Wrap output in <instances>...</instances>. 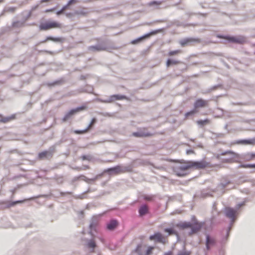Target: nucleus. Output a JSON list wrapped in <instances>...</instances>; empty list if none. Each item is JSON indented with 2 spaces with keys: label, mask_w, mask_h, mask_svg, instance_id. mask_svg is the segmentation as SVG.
Masks as SVG:
<instances>
[{
  "label": "nucleus",
  "mask_w": 255,
  "mask_h": 255,
  "mask_svg": "<svg viewBox=\"0 0 255 255\" xmlns=\"http://www.w3.org/2000/svg\"><path fill=\"white\" fill-rule=\"evenodd\" d=\"M61 27V24L55 21H47L45 22H42L39 26V28L41 30H46L51 28Z\"/></svg>",
  "instance_id": "nucleus-1"
},
{
  "label": "nucleus",
  "mask_w": 255,
  "mask_h": 255,
  "mask_svg": "<svg viewBox=\"0 0 255 255\" xmlns=\"http://www.w3.org/2000/svg\"><path fill=\"white\" fill-rule=\"evenodd\" d=\"M190 168L188 162L184 165H180L173 167V171L178 176H184L187 173V170Z\"/></svg>",
  "instance_id": "nucleus-2"
},
{
  "label": "nucleus",
  "mask_w": 255,
  "mask_h": 255,
  "mask_svg": "<svg viewBox=\"0 0 255 255\" xmlns=\"http://www.w3.org/2000/svg\"><path fill=\"white\" fill-rule=\"evenodd\" d=\"M221 155H224L225 154H229L231 156V157L229 159H225V161L227 162H237L236 158H239L240 156L238 154L235 153L232 150H227L224 152H222L220 154Z\"/></svg>",
  "instance_id": "nucleus-3"
},
{
  "label": "nucleus",
  "mask_w": 255,
  "mask_h": 255,
  "mask_svg": "<svg viewBox=\"0 0 255 255\" xmlns=\"http://www.w3.org/2000/svg\"><path fill=\"white\" fill-rule=\"evenodd\" d=\"M190 166V168L194 167L196 169H201L206 167L208 163L204 160H201L198 161H188Z\"/></svg>",
  "instance_id": "nucleus-4"
},
{
  "label": "nucleus",
  "mask_w": 255,
  "mask_h": 255,
  "mask_svg": "<svg viewBox=\"0 0 255 255\" xmlns=\"http://www.w3.org/2000/svg\"><path fill=\"white\" fill-rule=\"evenodd\" d=\"M225 38L230 42L242 44L246 41V38L243 36L225 37Z\"/></svg>",
  "instance_id": "nucleus-5"
},
{
  "label": "nucleus",
  "mask_w": 255,
  "mask_h": 255,
  "mask_svg": "<svg viewBox=\"0 0 255 255\" xmlns=\"http://www.w3.org/2000/svg\"><path fill=\"white\" fill-rule=\"evenodd\" d=\"M237 212V210L234 209L232 208L226 207L225 209V215L229 218L231 219L232 222H234Z\"/></svg>",
  "instance_id": "nucleus-6"
},
{
  "label": "nucleus",
  "mask_w": 255,
  "mask_h": 255,
  "mask_svg": "<svg viewBox=\"0 0 255 255\" xmlns=\"http://www.w3.org/2000/svg\"><path fill=\"white\" fill-rule=\"evenodd\" d=\"M84 109L83 107H79L78 108H76L75 109L71 110L68 112H67L63 118V121H66V120L70 119L72 116L75 115L76 113L78 112L79 111L82 110Z\"/></svg>",
  "instance_id": "nucleus-7"
},
{
  "label": "nucleus",
  "mask_w": 255,
  "mask_h": 255,
  "mask_svg": "<svg viewBox=\"0 0 255 255\" xmlns=\"http://www.w3.org/2000/svg\"><path fill=\"white\" fill-rule=\"evenodd\" d=\"M149 240L161 243H164L165 240L163 238L161 233L159 232L155 233L152 235L150 236Z\"/></svg>",
  "instance_id": "nucleus-8"
},
{
  "label": "nucleus",
  "mask_w": 255,
  "mask_h": 255,
  "mask_svg": "<svg viewBox=\"0 0 255 255\" xmlns=\"http://www.w3.org/2000/svg\"><path fill=\"white\" fill-rule=\"evenodd\" d=\"M126 99V97L124 95H113L111 96L108 100H99V101H100L102 102H104V103H110V102H111L113 101L116 100H123V99Z\"/></svg>",
  "instance_id": "nucleus-9"
},
{
  "label": "nucleus",
  "mask_w": 255,
  "mask_h": 255,
  "mask_svg": "<svg viewBox=\"0 0 255 255\" xmlns=\"http://www.w3.org/2000/svg\"><path fill=\"white\" fill-rule=\"evenodd\" d=\"M107 171L111 174H117L124 172L126 171V169L122 167L121 166L118 165L114 167L108 168Z\"/></svg>",
  "instance_id": "nucleus-10"
},
{
  "label": "nucleus",
  "mask_w": 255,
  "mask_h": 255,
  "mask_svg": "<svg viewBox=\"0 0 255 255\" xmlns=\"http://www.w3.org/2000/svg\"><path fill=\"white\" fill-rule=\"evenodd\" d=\"M193 42H199V40L198 39H195L193 38H187L183 39L179 41V43L182 46H184L185 45H188L189 44Z\"/></svg>",
  "instance_id": "nucleus-11"
},
{
  "label": "nucleus",
  "mask_w": 255,
  "mask_h": 255,
  "mask_svg": "<svg viewBox=\"0 0 255 255\" xmlns=\"http://www.w3.org/2000/svg\"><path fill=\"white\" fill-rule=\"evenodd\" d=\"M215 244V240L213 238H211L209 235H206V248L207 250H209L211 246H213Z\"/></svg>",
  "instance_id": "nucleus-12"
},
{
  "label": "nucleus",
  "mask_w": 255,
  "mask_h": 255,
  "mask_svg": "<svg viewBox=\"0 0 255 255\" xmlns=\"http://www.w3.org/2000/svg\"><path fill=\"white\" fill-rule=\"evenodd\" d=\"M207 103L206 101L203 100L201 99L197 100L194 104L195 108H202L204 107Z\"/></svg>",
  "instance_id": "nucleus-13"
},
{
  "label": "nucleus",
  "mask_w": 255,
  "mask_h": 255,
  "mask_svg": "<svg viewBox=\"0 0 255 255\" xmlns=\"http://www.w3.org/2000/svg\"><path fill=\"white\" fill-rule=\"evenodd\" d=\"M95 122H96V119L95 118L92 119L90 123L89 124V125L88 126V127L86 128H85L83 130H76L75 131V132L76 133H78V134H81V133H85L91 127L92 125L94 124V123Z\"/></svg>",
  "instance_id": "nucleus-14"
},
{
  "label": "nucleus",
  "mask_w": 255,
  "mask_h": 255,
  "mask_svg": "<svg viewBox=\"0 0 255 255\" xmlns=\"http://www.w3.org/2000/svg\"><path fill=\"white\" fill-rule=\"evenodd\" d=\"M236 143H241L243 144H253L255 143V139H244V140H239L236 142Z\"/></svg>",
  "instance_id": "nucleus-15"
},
{
  "label": "nucleus",
  "mask_w": 255,
  "mask_h": 255,
  "mask_svg": "<svg viewBox=\"0 0 255 255\" xmlns=\"http://www.w3.org/2000/svg\"><path fill=\"white\" fill-rule=\"evenodd\" d=\"M155 33H156L155 31H151V32H150L149 33L145 34H144V35H143V36H142L141 37H138V38H136L135 39H134V40H132L131 43L132 44H136L138 42L140 41L141 39L149 36L150 34H154Z\"/></svg>",
  "instance_id": "nucleus-16"
},
{
  "label": "nucleus",
  "mask_w": 255,
  "mask_h": 255,
  "mask_svg": "<svg viewBox=\"0 0 255 255\" xmlns=\"http://www.w3.org/2000/svg\"><path fill=\"white\" fill-rule=\"evenodd\" d=\"M118 225V222L115 220H111L109 223L107 225V228L110 230H113Z\"/></svg>",
  "instance_id": "nucleus-17"
},
{
  "label": "nucleus",
  "mask_w": 255,
  "mask_h": 255,
  "mask_svg": "<svg viewBox=\"0 0 255 255\" xmlns=\"http://www.w3.org/2000/svg\"><path fill=\"white\" fill-rule=\"evenodd\" d=\"M89 50L92 51H99L101 50H103L105 49V48L101 45H97L95 46H91L89 47Z\"/></svg>",
  "instance_id": "nucleus-18"
},
{
  "label": "nucleus",
  "mask_w": 255,
  "mask_h": 255,
  "mask_svg": "<svg viewBox=\"0 0 255 255\" xmlns=\"http://www.w3.org/2000/svg\"><path fill=\"white\" fill-rule=\"evenodd\" d=\"M52 155V152L50 151H44L38 154V157L40 159H42L47 156H51Z\"/></svg>",
  "instance_id": "nucleus-19"
},
{
  "label": "nucleus",
  "mask_w": 255,
  "mask_h": 255,
  "mask_svg": "<svg viewBox=\"0 0 255 255\" xmlns=\"http://www.w3.org/2000/svg\"><path fill=\"white\" fill-rule=\"evenodd\" d=\"M139 214L143 216L147 212V207L146 205H142L139 209Z\"/></svg>",
  "instance_id": "nucleus-20"
},
{
  "label": "nucleus",
  "mask_w": 255,
  "mask_h": 255,
  "mask_svg": "<svg viewBox=\"0 0 255 255\" xmlns=\"http://www.w3.org/2000/svg\"><path fill=\"white\" fill-rule=\"evenodd\" d=\"M132 135L134 136L137 137H143V136H149L151 135V134L150 133H144L141 132H135L132 133Z\"/></svg>",
  "instance_id": "nucleus-21"
},
{
  "label": "nucleus",
  "mask_w": 255,
  "mask_h": 255,
  "mask_svg": "<svg viewBox=\"0 0 255 255\" xmlns=\"http://www.w3.org/2000/svg\"><path fill=\"white\" fill-rule=\"evenodd\" d=\"M96 245L95 241L93 240H89L86 243V247L88 248H91L93 250L96 247Z\"/></svg>",
  "instance_id": "nucleus-22"
},
{
  "label": "nucleus",
  "mask_w": 255,
  "mask_h": 255,
  "mask_svg": "<svg viewBox=\"0 0 255 255\" xmlns=\"http://www.w3.org/2000/svg\"><path fill=\"white\" fill-rule=\"evenodd\" d=\"M209 123L210 121L208 119H206L203 120H198L196 122L197 124L201 127H202L206 124H209Z\"/></svg>",
  "instance_id": "nucleus-23"
},
{
  "label": "nucleus",
  "mask_w": 255,
  "mask_h": 255,
  "mask_svg": "<svg viewBox=\"0 0 255 255\" xmlns=\"http://www.w3.org/2000/svg\"><path fill=\"white\" fill-rule=\"evenodd\" d=\"M24 22L23 21H15L12 23V25L15 27H20L24 25Z\"/></svg>",
  "instance_id": "nucleus-24"
},
{
  "label": "nucleus",
  "mask_w": 255,
  "mask_h": 255,
  "mask_svg": "<svg viewBox=\"0 0 255 255\" xmlns=\"http://www.w3.org/2000/svg\"><path fill=\"white\" fill-rule=\"evenodd\" d=\"M200 227H201L200 226H194V227H192L191 226V231L190 232V234H191L196 233V232H197L199 230Z\"/></svg>",
  "instance_id": "nucleus-25"
},
{
  "label": "nucleus",
  "mask_w": 255,
  "mask_h": 255,
  "mask_svg": "<svg viewBox=\"0 0 255 255\" xmlns=\"http://www.w3.org/2000/svg\"><path fill=\"white\" fill-rule=\"evenodd\" d=\"M240 167L243 168H255V164H246L240 165Z\"/></svg>",
  "instance_id": "nucleus-26"
},
{
  "label": "nucleus",
  "mask_w": 255,
  "mask_h": 255,
  "mask_svg": "<svg viewBox=\"0 0 255 255\" xmlns=\"http://www.w3.org/2000/svg\"><path fill=\"white\" fill-rule=\"evenodd\" d=\"M180 226L182 228H187L191 227V224L190 223H183L180 224Z\"/></svg>",
  "instance_id": "nucleus-27"
},
{
  "label": "nucleus",
  "mask_w": 255,
  "mask_h": 255,
  "mask_svg": "<svg viewBox=\"0 0 255 255\" xmlns=\"http://www.w3.org/2000/svg\"><path fill=\"white\" fill-rule=\"evenodd\" d=\"M178 63V61L175 60H171L168 59L166 61V66L169 67L171 64H176Z\"/></svg>",
  "instance_id": "nucleus-28"
},
{
  "label": "nucleus",
  "mask_w": 255,
  "mask_h": 255,
  "mask_svg": "<svg viewBox=\"0 0 255 255\" xmlns=\"http://www.w3.org/2000/svg\"><path fill=\"white\" fill-rule=\"evenodd\" d=\"M154 249L153 247L149 246L147 248L146 252H145V255H149L151 254L152 251Z\"/></svg>",
  "instance_id": "nucleus-29"
},
{
  "label": "nucleus",
  "mask_w": 255,
  "mask_h": 255,
  "mask_svg": "<svg viewBox=\"0 0 255 255\" xmlns=\"http://www.w3.org/2000/svg\"><path fill=\"white\" fill-rule=\"evenodd\" d=\"M190 254V252L186 251H182L178 252L177 255H189Z\"/></svg>",
  "instance_id": "nucleus-30"
},
{
  "label": "nucleus",
  "mask_w": 255,
  "mask_h": 255,
  "mask_svg": "<svg viewBox=\"0 0 255 255\" xmlns=\"http://www.w3.org/2000/svg\"><path fill=\"white\" fill-rule=\"evenodd\" d=\"M164 231L166 233H168L169 235L174 233L178 236L177 234L175 233L172 229L166 228L164 230Z\"/></svg>",
  "instance_id": "nucleus-31"
},
{
  "label": "nucleus",
  "mask_w": 255,
  "mask_h": 255,
  "mask_svg": "<svg viewBox=\"0 0 255 255\" xmlns=\"http://www.w3.org/2000/svg\"><path fill=\"white\" fill-rule=\"evenodd\" d=\"M13 118V116L8 117H6V118H5L4 119L0 120V121L1 122H3V123H6L7 122H8L9 120H10L11 119H12Z\"/></svg>",
  "instance_id": "nucleus-32"
},
{
  "label": "nucleus",
  "mask_w": 255,
  "mask_h": 255,
  "mask_svg": "<svg viewBox=\"0 0 255 255\" xmlns=\"http://www.w3.org/2000/svg\"><path fill=\"white\" fill-rule=\"evenodd\" d=\"M179 52H180V50H176L171 51L169 52L168 54L170 56H172V55L176 54H177V53H178Z\"/></svg>",
  "instance_id": "nucleus-33"
},
{
  "label": "nucleus",
  "mask_w": 255,
  "mask_h": 255,
  "mask_svg": "<svg viewBox=\"0 0 255 255\" xmlns=\"http://www.w3.org/2000/svg\"><path fill=\"white\" fill-rule=\"evenodd\" d=\"M196 113L195 110H192L190 112L186 113L185 115V117H187L189 115H193Z\"/></svg>",
  "instance_id": "nucleus-34"
},
{
  "label": "nucleus",
  "mask_w": 255,
  "mask_h": 255,
  "mask_svg": "<svg viewBox=\"0 0 255 255\" xmlns=\"http://www.w3.org/2000/svg\"><path fill=\"white\" fill-rule=\"evenodd\" d=\"M52 41L54 42H62V39L60 37H53Z\"/></svg>",
  "instance_id": "nucleus-35"
},
{
  "label": "nucleus",
  "mask_w": 255,
  "mask_h": 255,
  "mask_svg": "<svg viewBox=\"0 0 255 255\" xmlns=\"http://www.w3.org/2000/svg\"><path fill=\"white\" fill-rule=\"evenodd\" d=\"M243 205H244V203L243 202L238 204L237 205L236 207V209L235 210H237V211Z\"/></svg>",
  "instance_id": "nucleus-36"
},
{
  "label": "nucleus",
  "mask_w": 255,
  "mask_h": 255,
  "mask_svg": "<svg viewBox=\"0 0 255 255\" xmlns=\"http://www.w3.org/2000/svg\"><path fill=\"white\" fill-rule=\"evenodd\" d=\"M52 36H47V37H46L45 39H44V40H43L42 41V43L45 42H46L47 40H52Z\"/></svg>",
  "instance_id": "nucleus-37"
},
{
  "label": "nucleus",
  "mask_w": 255,
  "mask_h": 255,
  "mask_svg": "<svg viewBox=\"0 0 255 255\" xmlns=\"http://www.w3.org/2000/svg\"><path fill=\"white\" fill-rule=\"evenodd\" d=\"M80 177L81 178V179L82 180L86 181L87 182H89V181L91 180L90 179H88L87 177H86L85 176H81Z\"/></svg>",
  "instance_id": "nucleus-38"
},
{
  "label": "nucleus",
  "mask_w": 255,
  "mask_h": 255,
  "mask_svg": "<svg viewBox=\"0 0 255 255\" xmlns=\"http://www.w3.org/2000/svg\"><path fill=\"white\" fill-rule=\"evenodd\" d=\"M77 2V0H69L67 2V5H70L73 3H76Z\"/></svg>",
  "instance_id": "nucleus-39"
},
{
  "label": "nucleus",
  "mask_w": 255,
  "mask_h": 255,
  "mask_svg": "<svg viewBox=\"0 0 255 255\" xmlns=\"http://www.w3.org/2000/svg\"><path fill=\"white\" fill-rule=\"evenodd\" d=\"M186 153L187 154L194 153V151L191 149H188L186 150Z\"/></svg>",
  "instance_id": "nucleus-40"
},
{
  "label": "nucleus",
  "mask_w": 255,
  "mask_h": 255,
  "mask_svg": "<svg viewBox=\"0 0 255 255\" xmlns=\"http://www.w3.org/2000/svg\"><path fill=\"white\" fill-rule=\"evenodd\" d=\"M68 6L69 5H67V3L66 5H64L61 8L62 10L64 11V10H65Z\"/></svg>",
  "instance_id": "nucleus-41"
},
{
  "label": "nucleus",
  "mask_w": 255,
  "mask_h": 255,
  "mask_svg": "<svg viewBox=\"0 0 255 255\" xmlns=\"http://www.w3.org/2000/svg\"><path fill=\"white\" fill-rule=\"evenodd\" d=\"M55 9V8H50V9H47L45 10V12H50V11H52L53 10H54Z\"/></svg>",
  "instance_id": "nucleus-42"
},
{
  "label": "nucleus",
  "mask_w": 255,
  "mask_h": 255,
  "mask_svg": "<svg viewBox=\"0 0 255 255\" xmlns=\"http://www.w3.org/2000/svg\"><path fill=\"white\" fill-rule=\"evenodd\" d=\"M75 13L77 14H84V12H83L82 11H75Z\"/></svg>",
  "instance_id": "nucleus-43"
},
{
  "label": "nucleus",
  "mask_w": 255,
  "mask_h": 255,
  "mask_svg": "<svg viewBox=\"0 0 255 255\" xmlns=\"http://www.w3.org/2000/svg\"><path fill=\"white\" fill-rule=\"evenodd\" d=\"M172 255V252L170 251H169V252L165 253L163 255Z\"/></svg>",
  "instance_id": "nucleus-44"
},
{
  "label": "nucleus",
  "mask_w": 255,
  "mask_h": 255,
  "mask_svg": "<svg viewBox=\"0 0 255 255\" xmlns=\"http://www.w3.org/2000/svg\"><path fill=\"white\" fill-rule=\"evenodd\" d=\"M63 11L62 10V9H61L60 10L57 11L56 12V14L57 15H60V14H61Z\"/></svg>",
  "instance_id": "nucleus-45"
},
{
  "label": "nucleus",
  "mask_w": 255,
  "mask_h": 255,
  "mask_svg": "<svg viewBox=\"0 0 255 255\" xmlns=\"http://www.w3.org/2000/svg\"><path fill=\"white\" fill-rule=\"evenodd\" d=\"M94 226H95L94 224L93 223H91L89 225V227H90V229L92 230L93 227H94Z\"/></svg>",
  "instance_id": "nucleus-46"
},
{
  "label": "nucleus",
  "mask_w": 255,
  "mask_h": 255,
  "mask_svg": "<svg viewBox=\"0 0 255 255\" xmlns=\"http://www.w3.org/2000/svg\"><path fill=\"white\" fill-rule=\"evenodd\" d=\"M250 155L251 158H254L255 157V153H251L250 154Z\"/></svg>",
  "instance_id": "nucleus-47"
},
{
  "label": "nucleus",
  "mask_w": 255,
  "mask_h": 255,
  "mask_svg": "<svg viewBox=\"0 0 255 255\" xmlns=\"http://www.w3.org/2000/svg\"><path fill=\"white\" fill-rule=\"evenodd\" d=\"M140 247V246H139V245L137 246L136 247V252L139 254V253L138 252V248H139Z\"/></svg>",
  "instance_id": "nucleus-48"
},
{
  "label": "nucleus",
  "mask_w": 255,
  "mask_h": 255,
  "mask_svg": "<svg viewBox=\"0 0 255 255\" xmlns=\"http://www.w3.org/2000/svg\"><path fill=\"white\" fill-rule=\"evenodd\" d=\"M82 159H83V160L86 159H87V158H86V156L85 155H83V156H82Z\"/></svg>",
  "instance_id": "nucleus-49"
},
{
  "label": "nucleus",
  "mask_w": 255,
  "mask_h": 255,
  "mask_svg": "<svg viewBox=\"0 0 255 255\" xmlns=\"http://www.w3.org/2000/svg\"><path fill=\"white\" fill-rule=\"evenodd\" d=\"M66 15L67 16H70V15H72L71 13H66Z\"/></svg>",
  "instance_id": "nucleus-50"
},
{
  "label": "nucleus",
  "mask_w": 255,
  "mask_h": 255,
  "mask_svg": "<svg viewBox=\"0 0 255 255\" xmlns=\"http://www.w3.org/2000/svg\"><path fill=\"white\" fill-rule=\"evenodd\" d=\"M228 235H229V231H228L227 233V235H226V239H227L228 237Z\"/></svg>",
  "instance_id": "nucleus-51"
},
{
  "label": "nucleus",
  "mask_w": 255,
  "mask_h": 255,
  "mask_svg": "<svg viewBox=\"0 0 255 255\" xmlns=\"http://www.w3.org/2000/svg\"><path fill=\"white\" fill-rule=\"evenodd\" d=\"M100 240L102 241V242H103V240L102 238H100Z\"/></svg>",
  "instance_id": "nucleus-52"
},
{
  "label": "nucleus",
  "mask_w": 255,
  "mask_h": 255,
  "mask_svg": "<svg viewBox=\"0 0 255 255\" xmlns=\"http://www.w3.org/2000/svg\"><path fill=\"white\" fill-rule=\"evenodd\" d=\"M156 3V2L155 1H153V2H152L151 3Z\"/></svg>",
  "instance_id": "nucleus-53"
},
{
  "label": "nucleus",
  "mask_w": 255,
  "mask_h": 255,
  "mask_svg": "<svg viewBox=\"0 0 255 255\" xmlns=\"http://www.w3.org/2000/svg\"><path fill=\"white\" fill-rule=\"evenodd\" d=\"M89 233H90V234H92V231H90L89 232Z\"/></svg>",
  "instance_id": "nucleus-54"
},
{
  "label": "nucleus",
  "mask_w": 255,
  "mask_h": 255,
  "mask_svg": "<svg viewBox=\"0 0 255 255\" xmlns=\"http://www.w3.org/2000/svg\"><path fill=\"white\" fill-rule=\"evenodd\" d=\"M219 135H220V136H221V135H222V134L220 133V134H219Z\"/></svg>",
  "instance_id": "nucleus-55"
}]
</instances>
